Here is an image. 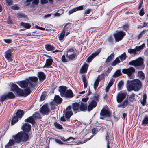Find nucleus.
I'll return each mask as SVG.
<instances>
[{"mask_svg": "<svg viewBox=\"0 0 148 148\" xmlns=\"http://www.w3.org/2000/svg\"><path fill=\"white\" fill-rule=\"evenodd\" d=\"M46 49L48 51H53L55 49V47L51 45L50 44H47L45 45Z\"/></svg>", "mask_w": 148, "mask_h": 148, "instance_id": "nucleus-30", "label": "nucleus"}, {"mask_svg": "<svg viewBox=\"0 0 148 148\" xmlns=\"http://www.w3.org/2000/svg\"><path fill=\"white\" fill-rule=\"evenodd\" d=\"M16 143L15 140L13 139H10L8 143L5 145V148H9L10 147L12 146Z\"/></svg>", "mask_w": 148, "mask_h": 148, "instance_id": "nucleus-24", "label": "nucleus"}, {"mask_svg": "<svg viewBox=\"0 0 148 148\" xmlns=\"http://www.w3.org/2000/svg\"><path fill=\"white\" fill-rule=\"evenodd\" d=\"M16 83L21 88H25L28 87L29 84L27 79L25 80L16 82Z\"/></svg>", "mask_w": 148, "mask_h": 148, "instance_id": "nucleus-11", "label": "nucleus"}, {"mask_svg": "<svg viewBox=\"0 0 148 148\" xmlns=\"http://www.w3.org/2000/svg\"><path fill=\"white\" fill-rule=\"evenodd\" d=\"M6 1L8 5L10 6L12 5V0H6Z\"/></svg>", "mask_w": 148, "mask_h": 148, "instance_id": "nucleus-62", "label": "nucleus"}, {"mask_svg": "<svg viewBox=\"0 0 148 148\" xmlns=\"http://www.w3.org/2000/svg\"><path fill=\"white\" fill-rule=\"evenodd\" d=\"M119 57L121 61H123L126 59L127 56H126L125 52H124L123 54L119 56Z\"/></svg>", "mask_w": 148, "mask_h": 148, "instance_id": "nucleus-40", "label": "nucleus"}, {"mask_svg": "<svg viewBox=\"0 0 148 148\" xmlns=\"http://www.w3.org/2000/svg\"><path fill=\"white\" fill-rule=\"evenodd\" d=\"M74 96L72 90L70 89L67 90L63 95V97L66 98H71Z\"/></svg>", "mask_w": 148, "mask_h": 148, "instance_id": "nucleus-17", "label": "nucleus"}, {"mask_svg": "<svg viewBox=\"0 0 148 148\" xmlns=\"http://www.w3.org/2000/svg\"><path fill=\"white\" fill-rule=\"evenodd\" d=\"M65 32H66L64 30H62V32L59 34V35L58 37L59 40L61 41L63 39L65 36Z\"/></svg>", "mask_w": 148, "mask_h": 148, "instance_id": "nucleus-32", "label": "nucleus"}, {"mask_svg": "<svg viewBox=\"0 0 148 148\" xmlns=\"http://www.w3.org/2000/svg\"><path fill=\"white\" fill-rule=\"evenodd\" d=\"M55 141L56 143L61 145L65 144V143H64L62 141H61L60 140L58 139H56L55 140Z\"/></svg>", "mask_w": 148, "mask_h": 148, "instance_id": "nucleus-60", "label": "nucleus"}, {"mask_svg": "<svg viewBox=\"0 0 148 148\" xmlns=\"http://www.w3.org/2000/svg\"><path fill=\"white\" fill-rule=\"evenodd\" d=\"M93 58V57L90 55L87 58L86 60V62L88 63H90Z\"/></svg>", "mask_w": 148, "mask_h": 148, "instance_id": "nucleus-59", "label": "nucleus"}, {"mask_svg": "<svg viewBox=\"0 0 148 148\" xmlns=\"http://www.w3.org/2000/svg\"><path fill=\"white\" fill-rule=\"evenodd\" d=\"M61 60L63 62H68V60L66 58L65 55H63L61 57Z\"/></svg>", "mask_w": 148, "mask_h": 148, "instance_id": "nucleus-56", "label": "nucleus"}, {"mask_svg": "<svg viewBox=\"0 0 148 148\" xmlns=\"http://www.w3.org/2000/svg\"><path fill=\"white\" fill-rule=\"evenodd\" d=\"M40 113L43 115H48L51 112L48 105L47 104H44L40 108Z\"/></svg>", "mask_w": 148, "mask_h": 148, "instance_id": "nucleus-7", "label": "nucleus"}, {"mask_svg": "<svg viewBox=\"0 0 148 148\" xmlns=\"http://www.w3.org/2000/svg\"><path fill=\"white\" fill-rule=\"evenodd\" d=\"M38 77L40 81H44L46 77V75L43 72H38Z\"/></svg>", "mask_w": 148, "mask_h": 148, "instance_id": "nucleus-23", "label": "nucleus"}, {"mask_svg": "<svg viewBox=\"0 0 148 148\" xmlns=\"http://www.w3.org/2000/svg\"><path fill=\"white\" fill-rule=\"evenodd\" d=\"M71 23H67L64 26L63 29V30H64L65 31L67 30V29L70 28Z\"/></svg>", "mask_w": 148, "mask_h": 148, "instance_id": "nucleus-47", "label": "nucleus"}, {"mask_svg": "<svg viewBox=\"0 0 148 148\" xmlns=\"http://www.w3.org/2000/svg\"><path fill=\"white\" fill-rule=\"evenodd\" d=\"M10 88L11 91L13 92H16L17 95L19 96L22 89L19 88L16 84L14 83L11 84Z\"/></svg>", "mask_w": 148, "mask_h": 148, "instance_id": "nucleus-9", "label": "nucleus"}, {"mask_svg": "<svg viewBox=\"0 0 148 148\" xmlns=\"http://www.w3.org/2000/svg\"><path fill=\"white\" fill-rule=\"evenodd\" d=\"M80 112H85L87 109V104L86 103L81 102L79 104Z\"/></svg>", "mask_w": 148, "mask_h": 148, "instance_id": "nucleus-18", "label": "nucleus"}, {"mask_svg": "<svg viewBox=\"0 0 148 148\" xmlns=\"http://www.w3.org/2000/svg\"><path fill=\"white\" fill-rule=\"evenodd\" d=\"M114 57V53H112L106 58L105 62H109L112 61Z\"/></svg>", "mask_w": 148, "mask_h": 148, "instance_id": "nucleus-27", "label": "nucleus"}, {"mask_svg": "<svg viewBox=\"0 0 148 148\" xmlns=\"http://www.w3.org/2000/svg\"><path fill=\"white\" fill-rule=\"evenodd\" d=\"M126 93L121 92L118 93L116 96V101L119 103L122 102L126 97Z\"/></svg>", "mask_w": 148, "mask_h": 148, "instance_id": "nucleus-10", "label": "nucleus"}, {"mask_svg": "<svg viewBox=\"0 0 148 148\" xmlns=\"http://www.w3.org/2000/svg\"><path fill=\"white\" fill-rule=\"evenodd\" d=\"M135 94L134 93L131 94L129 98V100L130 102H133L134 101Z\"/></svg>", "mask_w": 148, "mask_h": 148, "instance_id": "nucleus-49", "label": "nucleus"}, {"mask_svg": "<svg viewBox=\"0 0 148 148\" xmlns=\"http://www.w3.org/2000/svg\"><path fill=\"white\" fill-rule=\"evenodd\" d=\"M65 117L66 119H69L73 115V113L72 111H67L65 113Z\"/></svg>", "mask_w": 148, "mask_h": 148, "instance_id": "nucleus-34", "label": "nucleus"}, {"mask_svg": "<svg viewBox=\"0 0 148 148\" xmlns=\"http://www.w3.org/2000/svg\"><path fill=\"white\" fill-rule=\"evenodd\" d=\"M31 91L30 90V88L28 87L25 88V92L23 91V90L22 89V90H21V93L19 96L21 97L24 96V97H26L29 95L31 93Z\"/></svg>", "mask_w": 148, "mask_h": 148, "instance_id": "nucleus-14", "label": "nucleus"}, {"mask_svg": "<svg viewBox=\"0 0 148 148\" xmlns=\"http://www.w3.org/2000/svg\"><path fill=\"white\" fill-rule=\"evenodd\" d=\"M55 102L57 104H60L62 102V99L59 95H56L54 97Z\"/></svg>", "mask_w": 148, "mask_h": 148, "instance_id": "nucleus-28", "label": "nucleus"}, {"mask_svg": "<svg viewBox=\"0 0 148 148\" xmlns=\"http://www.w3.org/2000/svg\"><path fill=\"white\" fill-rule=\"evenodd\" d=\"M33 117L35 120L40 119L41 118L40 114L39 113L36 112L33 115Z\"/></svg>", "mask_w": 148, "mask_h": 148, "instance_id": "nucleus-33", "label": "nucleus"}, {"mask_svg": "<svg viewBox=\"0 0 148 148\" xmlns=\"http://www.w3.org/2000/svg\"><path fill=\"white\" fill-rule=\"evenodd\" d=\"M100 81V80H99L97 79L95 81L94 84V87L95 90H96Z\"/></svg>", "mask_w": 148, "mask_h": 148, "instance_id": "nucleus-51", "label": "nucleus"}, {"mask_svg": "<svg viewBox=\"0 0 148 148\" xmlns=\"http://www.w3.org/2000/svg\"><path fill=\"white\" fill-rule=\"evenodd\" d=\"M18 18H25L26 19H28V18L27 16L24 14L23 13L20 12L18 13L17 14Z\"/></svg>", "mask_w": 148, "mask_h": 148, "instance_id": "nucleus-42", "label": "nucleus"}, {"mask_svg": "<svg viewBox=\"0 0 148 148\" xmlns=\"http://www.w3.org/2000/svg\"><path fill=\"white\" fill-rule=\"evenodd\" d=\"M54 125L56 128L60 130L63 129L62 126L56 121L54 123Z\"/></svg>", "mask_w": 148, "mask_h": 148, "instance_id": "nucleus-39", "label": "nucleus"}, {"mask_svg": "<svg viewBox=\"0 0 148 148\" xmlns=\"http://www.w3.org/2000/svg\"><path fill=\"white\" fill-rule=\"evenodd\" d=\"M88 67V65L87 63H85L84 64L80 69V73L81 74L86 73Z\"/></svg>", "mask_w": 148, "mask_h": 148, "instance_id": "nucleus-21", "label": "nucleus"}, {"mask_svg": "<svg viewBox=\"0 0 148 148\" xmlns=\"http://www.w3.org/2000/svg\"><path fill=\"white\" fill-rule=\"evenodd\" d=\"M79 103L78 102H75L72 104V108L75 114L80 112Z\"/></svg>", "mask_w": 148, "mask_h": 148, "instance_id": "nucleus-15", "label": "nucleus"}, {"mask_svg": "<svg viewBox=\"0 0 148 148\" xmlns=\"http://www.w3.org/2000/svg\"><path fill=\"white\" fill-rule=\"evenodd\" d=\"M127 86L129 90L137 91L142 86V83L141 81L138 79L132 81L128 80L127 82Z\"/></svg>", "mask_w": 148, "mask_h": 148, "instance_id": "nucleus-3", "label": "nucleus"}, {"mask_svg": "<svg viewBox=\"0 0 148 148\" xmlns=\"http://www.w3.org/2000/svg\"><path fill=\"white\" fill-rule=\"evenodd\" d=\"M13 50L12 49H10L5 52V57L9 62H12V61L11 56Z\"/></svg>", "mask_w": 148, "mask_h": 148, "instance_id": "nucleus-12", "label": "nucleus"}, {"mask_svg": "<svg viewBox=\"0 0 148 148\" xmlns=\"http://www.w3.org/2000/svg\"><path fill=\"white\" fill-rule=\"evenodd\" d=\"M24 114V111L23 110L19 109L17 110L16 113L13 114L11 121V125H13L18 122L19 119H20Z\"/></svg>", "mask_w": 148, "mask_h": 148, "instance_id": "nucleus-4", "label": "nucleus"}, {"mask_svg": "<svg viewBox=\"0 0 148 148\" xmlns=\"http://www.w3.org/2000/svg\"><path fill=\"white\" fill-rule=\"evenodd\" d=\"M31 125L28 123H25L22 126L21 129L23 131V132L26 133L29 132L31 130Z\"/></svg>", "mask_w": 148, "mask_h": 148, "instance_id": "nucleus-13", "label": "nucleus"}, {"mask_svg": "<svg viewBox=\"0 0 148 148\" xmlns=\"http://www.w3.org/2000/svg\"><path fill=\"white\" fill-rule=\"evenodd\" d=\"M3 41L7 44H10L12 42V40L10 39H4Z\"/></svg>", "mask_w": 148, "mask_h": 148, "instance_id": "nucleus-61", "label": "nucleus"}, {"mask_svg": "<svg viewBox=\"0 0 148 148\" xmlns=\"http://www.w3.org/2000/svg\"><path fill=\"white\" fill-rule=\"evenodd\" d=\"M144 62L143 59L141 57H140L135 60L130 61L129 64L130 66H134L136 69L142 70L145 68Z\"/></svg>", "mask_w": 148, "mask_h": 148, "instance_id": "nucleus-2", "label": "nucleus"}, {"mask_svg": "<svg viewBox=\"0 0 148 148\" xmlns=\"http://www.w3.org/2000/svg\"><path fill=\"white\" fill-rule=\"evenodd\" d=\"M138 75L139 78L141 80H143L145 79V75L144 73L141 71H139Z\"/></svg>", "mask_w": 148, "mask_h": 148, "instance_id": "nucleus-36", "label": "nucleus"}, {"mask_svg": "<svg viewBox=\"0 0 148 148\" xmlns=\"http://www.w3.org/2000/svg\"><path fill=\"white\" fill-rule=\"evenodd\" d=\"M126 35L125 32L123 31H120L116 34H114L113 36L116 42L121 41Z\"/></svg>", "mask_w": 148, "mask_h": 148, "instance_id": "nucleus-5", "label": "nucleus"}, {"mask_svg": "<svg viewBox=\"0 0 148 148\" xmlns=\"http://www.w3.org/2000/svg\"><path fill=\"white\" fill-rule=\"evenodd\" d=\"M64 12V10H59L57 12L54 13L52 15L54 17H59L60 15L62 14Z\"/></svg>", "mask_w": 148, "mask_h": 148, "instance_id": "nucleus-37", "label": "nucleus"}, {"mask_svg": "<svg viewBox=\"0 0 148 148\" xmlns=\"http://www.w3.org/2000/svg\"><path fill=\"white\" fill-rule=\"evenodd\" d=\"M90 104L94 108H95L97 105V102L94 100L91 101Z\"/></svg>", "mask_w": 148, "mask_h": 148, "instance_id": "nucleus-57", "label": "nucleus"}, {"mask_svg": "<svg viewBox=\"0 0 148 148\" xmlns=\"http://www.w3.org/2000/svg\"><path fill=\"white\" fill-rule=\"evenodd\" d=\"M47 57L51 58H48L46 59V63L45 65L43 67V68H48L51 66L53 62V60L51 56H49L47 55Z\"/></svg>", "mask_w": 148, "mask_h": 148, "instance_id": "nucleus-16", "label": "nucleus"}, {"mask_svg": "<svg viewBox=\"0 0 148 148\" xmlns=\"http://www.w3.org/2000/svg\"><path fill=\"white\" fill-rule=\"evenodd\" d=\"M27 80L28 81L31 82H36L38 80V78L36 77H30L27 79Z\"/></svg>", "mask_w": 148, "mask_h": 148, "instance_id": "nucleus-41", "label": "nucleus"}, {"mask_svg": "<svg viewBox=\"0 0 148 148\" xmlns=\"http://www.w3.org/2000/svg\"><path fill=\"white\" fill-rule=\"evenodd\" d=\"M67 89V87L64 86H60L59 87V91L60 93V95L61 97H63V95L66 91Z\"/></svg>", "mask_w": 148, "mask_h": 148, "instance_id": "nucleus-20", "label": "nucleus"}, {"mask_svg": "<svg viewBox=\"0 0 148 148\" xmlns=\"http://www.w3.org/2000/svg\"><path fill=\"white\" fill-rule=\"evenodd\" d=\"M82 77L84 85V88L85 89L86 88L87 86L88 82H87L86 77L85 75H82Z\"/></svg>", "mask_w": 148, "mask_h": 148, "instance_id": "nucleus-35", "label": "nucleus"}, {"mask_svg": "<svg viewBox=\"0 0 148 148\" xmlns=\"http://www.w3.org/2000/svg\"><path fill=\"white\" fill-rule=\"evenodd\" d=\"M121 61L119 60V57H116L115 60L111 63V65L113 66H115L117 64L120 63Z\"/></svg>", "mask_w": 148, "mask_h": 148, "instance_id": "nucleus-31", "label": "nucleus"}, {"mask_svg": "<svg viewBox=\"0 0 148 148\" xmlns=\"http://www.w3.org/2000/svg\"><path fill=\"white\" fill-rule=\"evenodd\" d=\"M101 48H99L97 51L93 53L91 55L94 58L95 57L98 55L101 52Z\"/></svg>", "mask_w": 148, "mask_h": 148, "instance_id": "nucleus-48", "label": "nucleus"}, {"mask_svg": "<svg viewBox=\"0 0 148 148\" xmlns=\"http://www.w3.org/2000/svg\"><path fill=\"white\" fill-rule=\"evenodd\" d=\"M94 108L90 103L88 107V111H91Z\"/></svg>", "mask_w": 148, "mask_h": 148, "instance_id": "nucleus-64", "label": "nucleus"}, {"mask_svg": "<svg viewBox=\"0 0 148 148\" xmlns=\"http://www.w3.org/2000/svg\"><path fill=\"white\" fill-rule=\"evenodd\" d=\"M24 121L25 122L29 123L32 125H34L36 123L34 119L32 116L25 119Z\"/></svg>", "mask_w": 148, "mask_h": 148, "instance_id": "nucleus-25", "label": "nucleus"}, {"mask_svg": "<svg viewBox=\"0 0 148 148\" xmlns=\"http://www.w3.org/2000/svg\"><path fill=\"white\" fill-rule=\"evenodd\" d=\"M124 84V82L122 81L121 80L119 82L118 84V87L119 90L121 89V88L123 86Z\"/></svg>", "mask_w": 148, "mask_h": 148, "instance_id": "nucleus-53", "label": "nucleus"}, {"mask_svg": "<svg viewBox=\"0 0 148 148\" xmlns=\"http://www.w3.org/2000/svg\"><path fill=\"white\" fill-rule=\"evenodd\" d=\"M148 124V117H145L141 122V125L145 126Z\"/></svg>", "mask_w": 148, "mask_h": 148, "instance_id": "nucleus-43", "label": "nucleus"}, {"mask_svg": "<svg viewBox=\"0 0 148 148\" xmlns=\"http://www.w3.org/2000/svg\"><path fill=\"white\" fill-rule=\"evenodd\" d=\"M52 15V14H49L45 15L43 17L44 19H47V18L50 17Z\"/></svg>", "mask_w": 148, "mask_h": 148, "instance_id": "nucleus-63", "label": "nucleus"}, {"mask_svg": "<svg viewBox=\"0 0 148 148\" xmlns=\"http://www.w3.org/2000/svg\"><path fill=\"white\" fill-rule=\"evenodd\" d=\"M6 94L8 99H14L16 97L15 95L12 92H8Z\"/></svg>", "mask_w": 148, "mask_h": 148, "instance_id": "nucleus-29", "label": "nucleus"}, {"mask_svg": "<svg viewBox=\"0 0 148 148\" xmlns=\"http://www.w3.org/2000/svg\"><path fill=\"white\" fill-rule=\"evenodd\" d=\"M29 83L28 85L30 88H34L35 87V83L32 82L30 81H28Z\"/></svg>", "mask_w": 148, "mask_h": 148, "instance_id": "nucleus-55", "label": "nucleus"}, {"mask_svg": "<svg viewBox=\"0 0 148 148\" xmlns=\"http://www.w3.org/2000/svg\"><path fill=\"white\" fill-rule=\"evenodd\" d=\"M14 140L16 143L25 142L29 140L28 134L23 132L21 131L17 134L13 136Z\"/></svg>", "mask_w": 148, "mask_h": 148, "instance_id": "nucleus-1", "label": "nucleus"}, {"mask_svg": "<svg viewBox=\"0 0 148 148\" xmlns=\"http://www.w3.org/2000/svg\"><path fill=\"white\" fill-rule=\"evenodd\" d=\"M146 30H144L141 32L138 35V40L140 39L142 36L145 33Z\"/></svg>", "mask_w": 148, "mask_h": 148, "instance_id": "nucleus-54", "label": "nucleus"}, {"mask_svg": "<svg viewBox=\"0 0 148 148\" xmlns=\"http://www.w3.org/2000/svg\"><path fill=\"white\" fill-rule=\"evenodd\" d=\"M60 139H61L62 141L64 142H65L69 140H71V139H72V140H75V138L72 137H70L69 138L66 139L60 136Z\"/></svg>", "mask_w": 148, "mask_h": 148, "instance_id": "nucleus-52", "label": "nucleus"}, {"mask_svg": "<svg viewBox=\"0 0 148 148\" xmlns=\"http://www.w3.org/2000/svg\"><path fill=\"white\" fill-rule=\"evenodd\" d=\"M147 95L145 93L143 94V99L140 101L143 106H144L146 103Z\"/></svg>", "mask_w": 148, "mask_h": 148, "instance_id": "nucleus-38", "label": "nucleus"}, {"mask_svg": "<svg viewBox=\"0 0 148 148\" xmlns=\"http://www.w3.org/2000/svg\"><path fill=\"white\" fill-rule=\"evenodd\" d=\"M66 56L68 58V60L72 61L75 60V57H76V53H73L69 54L68 53H67Z\"/></svg>", "mask_w": 148, "mask_h": 148, "instance_id": "nucleus-22", "label": "nucleus"}, {"mask_svg": "<svg viewBox=\"0 0 148 148\" xmlns=\"http://www.w3.org/2000/svg\"><path fill=\"white\" fill-rule=\"evenodd\" d=\"M20 25L25 28L26 29H29L31 27V25L28 23H25L23 22H21L20 23Z\"/></svg>", "mask_w": 148, "mask_h": 148, "instance_id": "nucleus-26", "label": "nucleus"}, {"mask_svg": "<svg viewBox=\"0 0 148 148\" xmlns=\"http://www.w3.org/2000/svg\"><path fill=\"white\" fill-rule=\"evenodd\" d=\"M8 99L6 94H4L0 97V102L2 103L4 101Z\"/></svg>", "mask_w": 148, "mask_h": 148, "instance_id": "nucleus-44", "label": "nucleus"}, {"mask_svg": "<svg viewBox=\"0 0 148 148\" xmlns=\"http://www.w3.org/2000/svg\"><path fill=\"white\" fill-rule=\"evenodd\" d=\"M101 116L100 118L102 120L104 119V117H110L111 116V112L108 110L102 108L100 113Z\"/></svg>", "mask_w": 148, "mask_h": 148, "instance_id": "nucleus-6", "label": "nucleus"}, {"mask_svg": "<svg viewBox=\"0 0 148 148\" xmlns=\"http://www.w3.org/2000/svg\"><path fill=\"white\" fill-rule=\"evenodd\" d=\"M122 75L121 70H117L114 73L113 75V76L114 77H117Z\"/></svg>", "mask_w": 148, "mask_h": 148, "instance_id": "nucleus-46", "label": "nucleus"}, {"mask_svg": "<svg viewBox=\"0 0 148 148\" xmlns=\"http://www.w3.org/2000/svg\"><path fill=\"white\" fill-rule=\"evenodd\" d=\"M145 46V44L143 43L140 46H136L135 47V49L136 50V52L139 51L144 48Z\"/></svg>", "mask_w": 148, "mask_h": 148, "instance_id": "nucleus-45", "label": "nucleus"}, {"mask_svg": "<svg viewBox=\"0 0 148 148\" xmlns=\"http://www.w3.org/2000/svg\"><path fill=\"white\" fill-rule=\"evenodd\" d=\"M128 53L131 54H133L134 55H136L137 54L136 50L135 48L134 49H129L128 50Z\"/></svg>", "mask_w": 148, "mask_h": 148, "instance_id": "nucleus-50", "label": "nucleus"}, {"mask_svg": "<svg viewBox=\"0 0 148 148\" xmlns=\"http://www.w3.org/2000/svg\"><path fill=\"white\" fill-rule=\"evenodd\" d=\"M135 71V69L132 67H130L128 68L123 69L122 70V73L124 74H127L129 77H130Z\"/></svg>", "mask_w": 148, "mask_h": 148, "instance_id": "nucleus-8", "label": "nucleus"}, {"mask_svg": "<svg viewBox=\"0 0 148 148\" xmlns=\"http://www.w3.org/2000/svg\"><path fill=\"white\" fill-rule=\"evenodd\" d=\"M104 78V74L99 75L97 78V79H98L99 80H100V81L103 79Z\"/></svg>", "mask_w": 148, "mask_h": 148, "instance_id": "nucleus-58", "label": "nucleus"}, {"mask_svg": "<svg viewBox=\"0 0 148 148\" xmlns=\"http://www.w3.org/2000/svg\"><path fill=\"white\" fill-rule=\"evenodd\" d=\"M129 105V102L128 99H126L123 101L120 104L118 105V108L121 107L122 108H124Z\"/></svg>", "mask_w": 148, "mask_h": 148, "instance_id": "nucleus-19", "label": "nucleus"}]
</instances>
